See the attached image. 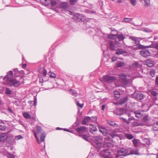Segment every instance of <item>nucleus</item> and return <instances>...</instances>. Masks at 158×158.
Returning <instances> with one entry per match:
<instances>
[{
    "label": "nucleus",
    "mask_w": 158,
    "mask_h": 158,
    "mask_svg": "<svg viewBox=\"0 0 158 158\" xmlns=\"http://www.w3.org/2000/svg\"><path fill=\"white\" fill-rule=\"evenodd\" d=\"M143 31L144 32H152V31L151 30H150L148 28H144L143 30Z\"/></svg>",
    "instance_id": "nucleus-55"
},
{
    "label": "nucleus",
    "mask_w": 158,
    "mask_h": 158,
    "mask_svg": "<svg viewBox=\"0 0 158 158\" xmlns=\"http://www.w3.org/2000/svg\"><path fill=\"white\" fill-rule=\"evenodd\" d=\"M42 130V129L39 126H36V131L38 134L40 133Z\"/></svg>",
    "instance_id": "nucleus-45"
},
{
    "label": "nucleus",
    "mask_w": 158,
    "mask_h": 158,
    "mask_svg": "<svg viewBox=\"0 0 158 158\" xmlns=\"http://www.w3.org/2000/svg\"><path fill=\"white\" fill-rule=\"evenodd\" d=\"M113 130L114 131H115V132H116L117 133L118 132H121V129L119 128H116L114 129Z\"/></svg>",
    "instance_id": "nucleus-54"
},
{
    "label": "nucleus",
    "mask_w": 158,
    "mask_h": 158,
    "mask_svg": "<svg viewBox=\"0 0 158 158\" xmlns=\"http://www.w3.org/2000/svg\"><path fill=\"white\" fill-rule=\"evenodd\" d=\"M136 45L138 47V49H145L144 48H145V46L140 44L139 42Z\"/></svg>",
    "instance_id": "nucleus-37"
},
{
    "label": "nucleus",
    "mask_w": 158,
    "mask_h": 158,
    "mask_svg": "<svg viewBox=\"0 0 158 158\" xmlns=\"http://www.w3.org/2000/svg\"><path fill=\"white\" fill-rule=\"evenodd\" d=\"M105 158H117L116 156L113 153H111L107 150H106L103 154Z\"/></svg>",
    "instance_id": "nucleus-6"
},
{
    "label": "nucleus",
    "mask_w": 158,
    "mask_h": 158,
    "mask_svg": "<svg viewBox=\"0 0 158 158\" xmlns=\"http://www.w3.org/2000/svg\"><path fill=\"white\" fill-rule=\"evenodd\" d=\"M7 138V136L6 133L0 134V142L4 143Z\"/></svg>",
    "instance_id": "nucleus-10"
},
{
    "label": "nucleus",
    "mask_w": 158,
    "mask_h": 158,
    "mask_svg": "<svg viewBox=\"0 0 158 158\" xmlns=\"http://www.w3.org/2000/svg\"><path fill=\"white\" fill-rule=\"evenodd\" d=\"M95 147L98 149H100L103 146V142L95 143Z\"/></svg>",
    "instance_id": "nucleus-26"
},
{
    "label": "nucleus",
    "mask_w": 158,
    "mask_h": 158,
    "mask_svg": "<svg viewBox=\"0 0 158 158\" xmlns=\"http://www.w3.org/2000/svg\"><path fill=\"white\" fill-rule=\"evenodd\" d=\"M93 138L94 139L95 143L103 142L102 137L101 136H94Z\"/></svg>",
    "instance_id": "nucleus-12"
},
{
    "label": "nucleus",
    "mask_w": 158,
    "mask_h": 158,
    "mask_svg": "<svg viewBox=\"0 0 158 158\" xmlns=\"http://www.w3.org/2000/svg\"><path fill=\"white\" fill-rule=\"evenodd\" d=\"M155 84L157 85H158V77L157 76L156 78Z\"/></svg>",
    "instance_id": "nucleus-59"
},
{
    "label": "nucleus",
    "mask_w": 158,
    "mask_h": 158,
    "mask_svg": "<svg viewBox=\"0 0 158 158\" xmlns=\"http://www.w3.org/2000/svg\"><path fill=\"white\" fill-rule=\"evenodd\" d=\"M127 52L121 49H118L116 50V54L117 55L121 54L126 53Z\"/></svg>",
    "instance_id": "nucleus-28"
},
{
    "label": "nucleus",
    "mask_w": 158,
    "mask_h": 158,
    "mask_svg": "<svg viewBox=\"0 0 158 158\" xmlns=\"http://www.w3.org/2000/svg\"><path fill=\"white\" fill-rule=\"evenodd\" d=\"M6 129L5 123L2 122H0V130L5 131Z\"/></svg>",
    "instance_id": "nucleus-27"
},
{
    "label": "nucleus",
    "mask_w": 158,
    "mask_h": 158,
    "mask_svg": "<svg viewBox=\"0 0 158 158\" xmlns=\"http://www.w3.org/2000/svg\"><path fill=\"white\" fill-rule=\"evenodd\" d=\"M145 2V6L148 7L150 6V0H143Z\"/></svg>",
    "instance_id": "nucleus-40"
},
{
    "label": "nucleus",
    "mask_w": 158,
    "mask_h": 158,
    "mask_svg": "<svg viewBox=\"0 0 158 158\" xmlns=\"http://www.w3.org/2000/svg\"><path fill=\"white\" fill-rule=\"evenodd\" d=\"M130 1L131 3L133 6L136 5V0H130Z\"/></svg>",
    "instance_id": "nucleus-52"
},
{
    "label": "nucleus",
    "mask_w": 158,
    "mask_h": 158,
    "mask_svg": "<svg viewBox=\"0 0 158 158\" xmlns=\"http://www.w3.org/2000/svg\"><path fill=\"white\" fill-rule=\"evenodd\" d=\"M131 68H141L142 67V65L139 63V62L138 61H135L131 64Z\"/></svg>",
    "instance_id": "nucleus-9"
},
{
    "label": "nucleus",
    "mask_w": 158,
    "mask_h": 158,
    "mask_svg": "<svg viewBox=\"0 0 158 158\" xmlns=\"http://www.w3.org/2000/svg\"><path fill=\"white\" fill-rule=\"evenodd\" d=\"M13 77V72L10 71L4 77L3 80L6 82V84L10 86H14L15 87H17L21 83L16 79H12Z\"/></svg>",
    "instance_id": "nucleus-1"
},
{
    "label": "nucleus",
    "mask_w": 158,
    "mask_h": 158,
    "mask_svg": "<svg viewBox=\"0 0 158 158\" xmlns=\"http://www.w3.org/2000/svg\"><path fill=\"white\" fill-rule=\"evenodd\" d=\"M107 122L108 124L113 127H118V125L114 122L110 120H108L107 121Z\"/></svg>",
    "instance_id": "nucleus-21"
},
{
    "label": "nucleus",
    "mask_w": 158,
    "mask_h": 158,
    "mask_svg": "<svg viewBox=\"0 0 158 158\" xmlns=\"http://www.w3.org/2000/svg\"><path fill=\"white\" fill-rule=\"evenodd\" d=\"M98 129L99 131L104 135H106L108 134L107 131L105 127H101L99 126L98 127Z\"/></svg>",
    "instance_id": "nucleus-14"
},
{
    "label": "nucleus",
    "mask_w": 158,
    "mask_h": 158,
    "mask_svg": "<svg viewBox=\"0 0 158 158\" xmlns=\"http://www.w3.org/2000/svg\"><path fill=\"white\" fill-rule=\"evenodd\" d=\"M114 113L117 115H122L125 114L126 113L125 110L122 108H120L114 112Z\"/></svg>",
    "instance_id": "nucleus-7"
},
{
    "label": "nucleus",
    "mask_w": 158,
    "mask_h": 158,
    "mask_svg": "<svg viewBox=\"0 0 158 158\" xmlns=\"http://www.w3.org/2000/svg\"><path fill=\"white\" fill-rule=\"evenodd\" d=\"M23 138V137L21 135H19L15 137V139L16 140H19Z\"/></svg>",
    "instance_id": "nucleus-50"
},
{
    "label": "nucleus",
    "mask_w": 158,
    "mask_h": 158,
    "mask_svg": "<svg viewBox=\"0 0 158 158\" xmlns=\"http://www.w3.org/2000/svg\"><path fill=\"white\" fill-rule=\"evenodd\" d=\"M86 127L84 126L81 127H80L77 128L76 129V131L79 133H84L86 132Z\"/></svg>",
    "instance_id": "nucleus-13"
},
{
    "label": "nucleus",
    "mask_w": 158,
    "mask_h": 158,
    "mask_svg": "<svg viewBox=\"0 0 158 158\" xmlns=\"http://www.w3.org/2000/svg\"><path fill=\"white\" fill-rule=\"evenodd\" d=\"M126 65V64L122 61H118L117 64V67L118 68L121 67Z\"/></svg>",
    "instance_id": "nucleus-32"
},
{
    "label": "nucleus",
    "mask_w": 158,
    "mask_h": 158,
    "mask_svg": "<svg viewBox=\"0 0 158 158\" xmlns=\"http://www.w3.org/2000/svg\"><path fill=\"white\" fill-rule=\"evenodd\" d=\"M117 58L116 57H115V56L111 58L112 62H114L115 61H116L117 59Z\"/></svg>",
    "instance_id": "nucleus-58"
},
{
    "label": "nucleus",
    "mask_w": 158,
    "mask_h": 158,
    "mask_svg": "<svg viewBox=\"0 0 158 158\" xmlns=\"http://www.w3.org/2000/svg\"><path fill=\"white\" fill-rule=\"evenodd\" d=\"M146 65L149 67H152L154 65L153 61L150 60H148L146 61Z\"/></svg>",
    "instance_id": "nucleus-23"
},
{
    "label": "nucleus",
    "mask_w": 158,
    "mask_h": 158,
    "mask_svg": "<svg viewBox=\"0 0 158 158\" xmlns=\"http://www.w3.org/2000/svg\"><path fill=\"white\" fill-rule=\"evenodd\" d=\"M77 0H69V2L71 5L73 6L77 3Z\"/></svg>",
    "instance_id": "nucleus-38"
},
{
    "label": "nucleus",
    "mask_w": 158,
    "mask_h": 158,
    "mask_svg": "<svg viewBox=\"0 0 158 158\" xmlns=\"http://www.w3.org/2000/svg\"><path fill=\"white\" fill-rule=\"evenodd\" d=\"M91 127L90 128V132L92 134H94L95 132L97 131L98 130L97 128L94 126V125L92 124L90 125Z\"/></svg>",
    "instance_id": "nucleus-22"
},
{
    "label": "nucleus",
    "mask_w": 158,
    "mask_h": 158,
    "mask_svg": "<svg viewBox=\"0 0 158 158\" xmlns=\"http://www.w3.org/2000/svg\"><path fill=\"white\" fill-rule=\"evenodd\" d=\"M109 135L112 138H114L115 137H120L119 135L115 132L114 130H112L110 132Z\"/></svg>",
    "instance_id": "nucleus-18"
},
{
    "label": "nucleus",
    "mask_w": 158,
    "mask_h": 158,
    "mask_svg": "<svg viewBox=\"0 0 158 158\" xmlns=\"http://www.w3.org/2000/svg\"><path fill=\"white\" fill-rule=\"evenodd\" d=\"M8 157L9 158H15V156L12 154H9Z\"/></svg>",
    "instance_id": "nucleus-60"
},
{
    "label": "nucleus",
    "mask_w": 158,
    "mask_h": 158,
    "mask_svg": "<svg viewBox=\"0 0 158 158\" xmlns=\"http://www.w3.org/2000/svg\"><path fill=\"white\" fill-rule=\"evenodd\" d=\"M155 72L154 70H150V75L152 77H153L155 76Z\"/></svg>",
    "instance_id": "nucleus-47"
},
{
    "label": "nucleus",
    "mask_w": 158,
    "mask_h": 158,
    "mask_svg": "<svg viewBox=\"0 0 158 158\" xmlns=\"http://www.w3.org/2000/svg\"><path fill=\"white\" fill-rule=\"evenodd\" d=\"M77 106L81 108H82L83 107L84 103L80 104L78 101H77L76 103Z\"/></svg>",
    "instance_id": "nucleus-46"
},
{
    "label": "nucleus",
    "mask_w": 158,
    "mask_h": 158,
    "mask_svg": "<svg viewBox=\"0 0 158 158\" xmlns=\"http://www.w3.org/2000/svg\"><path fill=\"white\" fill-rule=\"evenodd\" d=\"M73 18L75 21L77 22H83L85 19V18L84 16L79 13H77L73 15Z\"/></svg>",
    "instance_id": "nucleus-3"
},
{
    "label": "nucleus",
    "mask_w": 158,
    "mask_h": 158,
    "mask_svg": "<svg viewBox=\"0 0 158 158\" xmlns=\"http://www.w3.org/2000/svg\"><path fill=\"white\" fill-rule=\"evenodd\" d=\"M92 118V120L91 121V122H95L97 120V117L96 116L92 117H91Z\"/></svg>",
    "instance_id": "nucleus-56"
},
{
    "label": "nucleus",
    "mask_w": 158,
    "mask_h": 158,
    "mask_svg": "<svg viewBox=\"0 0 158 158\" xmlns=\"http://www.w3.org/2000/svg\"><path fill=\"white\" fill-rule=\"evenodd\" d=\"M131 19L129 18H125L123 19V22H128L131 21Z\"/></svg>",
    "instance_id": "nucleus-48"
},
{
    "label": "nucleus",
    "mask_w": 158,
    "mask_h": 158,
    "mask_svg": "<svg viewBox=\"0 0 158 158\" xmlns=\"http://www.w3.org/2000/svg\"><path fill=\"white\" fill-rule=\"evenodd\" d=\"M8 111L9 112H10V113H13V110H12L10 108H8Z\"/></svg>",
    "instance_id": "nucleus-64"
},
{
    "label": "nucleus",
    "mask_w": 158,
    "mask_h": 158,
    "mask_svg": "<svg viewBox=\"0 0 158 158\" xmlns=\"http://www.w3.org/2000/svg\"><path fill=\"white\" fill-rule=\"evenodd\" d=\"M92 118L89 117H86L82 121V124L86 125L87 122H91Z\"/></svg>",
    "instance_id": "nucleus-15"
},
{
    "label": "nucleus",
    "mask_w": 158,
    "mask_h": 158,
    "mask_svg": "<svg viewBox=\"0 0 158 158\" xmlns=\"http://www.w3.org/2000/svg\"><path fill=\"white\" fill-rule=\"evenodd\" d=\"M27 67V64H24L22 65V68L23 69H25Z\"/></svg>",
    "instance_id": "nucleus-61"
},
{
    "label": "nucleus",
    "mask_w": 158,
    "mask_h": 158,
    "mask_svg": "<svg viewBox=\"0 0 158 158\" xmlns=\"http://www.w3.org/2000/svg\"><path fill=\"white\" fill-rule=\"evenodd\" d=\"M119 78L121 79L124 80L125 82V84L127 83V81L126 80L127 76L126 74L122 73L119 75Z\"/></svg>",
    "instance_id": "nucleus-25"
},
{
    "label": "nucleus",
    "mask_w": 158,
    "mask_h": 158,
    "mask_svg": "<svg viewBox=\"0 0 158 158\" xmlns=\"http://www.w3.org/2000/svg\"><path fill=\"white\" fill-rule=\"evenodd\" d=\"M109 45L110 50L113 51L115 50V46L114 45L112 42H110Z\"/></svg>",
    "instance_id": "nucleus-35"
},
{
    "label": "nucleus",
    "mask_w": 158,
    "mask_h": 158,
    "mask_svg": "<svg viewBox=\"0 0 158 158\" xmlns=\"http://www.w3.org/2000/svg\"><path fill=\"white\" fill-rule=\"evenodd\" d=\"M114 35L116 36L118 39V40L119 41L122 40L123 41V40L125 39V36L123 35L121 32H119V33H117L116 34Z\"/></svg>",
    "instance_id": "nucleus-11"
},
{
    "label": "nucleus",
    "mask_w": 158,
    "mask_h": 158,
    "mask_svg": "<svg viewBox=\"0 0 158 158\" xmlns=\"http://www.w3.org/2000/svg\"><path fill=\"white\" fill-rule=\"evenodd\" d=\"M124 135L125 137H126L127 139L129 140L133 139L134 137V136L131 134L124 133Z\"/></svg>",
    "instance_id": "nucleus-24"
},
{
    "label": "nucleus",
    "mask_w": 158,
    "mask_h": 158,
    "mask_svg": "<svg viewBox=\"0 0 158 158\" xmlns=\"http://www.w3.org/2000/svg\"><path fill=\"white\" fill-rule=\"evenodd\" d=\"M152 128L154 131H158V121L153 124Z\"/></svg>",
    "instance_id": "nucleus-31"
},
{
    "label": "nucleus",
    "mask_w": 158,
    "mask_h": 158,
    "mask_svg": "<svg viewBox=\"0 0 158 158\" xmlns=\"http://www.w3.org/2000/svg\"><path fill=\"white\" fill-rule=\"evenodd\" d=\"M50 0H40V2L42 3H44L48 5L47 2H49Z\"/></svg>",
    "instance_id": "nucleus-51"
},
{
    "label": "nucleus",
    "mask_w": 158,
    "mask_h": 158,
    "mask_svg": "<svg viewBox=\"0 0 158 158\" xmlns=\"http://www.w3.org/2000/svg\"><path fill=\"white\" fill-rule=\"evenodd\" d=\"M59 7L60 8L66 10L68 8V4L67 2H63L60 4Z\"/></svg>",
    "instance_id": "nucleus-16"
},
{
    "label": "nucleus",
    "mask_w": 158,
    "mask_h": 158,
    "mask_svg": "<svg viewBox=\"0 0 158 158\" xmlns=\"http://www.w3.org/2000/svg\"><path fill=\"white\" fill-rule=\"evenodd\" d=\"M49 2H47L48 5L51 4V6H55L57 4V2L55 0H50Z\"/></svg>",
    "instance_id": "nucleus-29"
},
{
    "label": "nucleus",
    "mask_w": 158,
    "mask_h": 158,
    "mask_svg": "<svg viewBox=\"0 0 158 158\" xmlns=\"http://www.w3.org/2000/svg\"><path fill=\"white\" fill-rule=\"evenodd\" d=\"M115 99L116 100L118 99L120 96V93L118 91H114V92Z\"/></svg>",
    "instance_id": "nucleus-30"
},
{
    "label": "nucleus",
    "mask_w": 158,
    "mask_h": 158,
    "mask_svg": "<svg viewBox=\"0 0 158 158\" xmlns=\"http://www.w3.org/2000/svg\"><path fill=\"white\" fill-rule=\"evenodd\" d=\"M138 140L137 139H133L132 141V142L135 147H136L138 146Z\"/></svg>",
    "instance_id": "nucleus-43"
},
{
    "label": "nucleus",
    "mask_w": 158,
    "mask_h": 158,
    "mask_svg": "<svg viewBox=\"0 0 158 158\" xmlns=\"http://www.w3.org/2000/svg\"><path fill=\"white\" fill-rule=\"evenodd\" d=\"M82 138L86 141H88L89 137L85 135H83L82 136Z\"/></svg>",
    "instance_id": "nucleus-49"
},
{
    "label": "nucleus",
    "mask_w": 158,
    "mask_h": 158,
    "mask_svg": "<svg viewBox=\"0 0 158 158\" xmlns=\"http://www.w3.org/2000/svg\"><path fill=\"white\" fill-rule=\"evenodd\" d=\"M34 135L35 136V138L36 139V141L38 143H40V140L39 138L37 137L36 133L34 134Z\"/></svg>",
    "instance_id": "nucleus-53"
},
{
    "label": "nucleus",
    "mask_w": 158,
    "mask_h": 158,
    "mask_svg": "<svg viewBox=\"0 0 158 158\" xmlns=\"http://www.w3.org/2000/svg\"><path fill=\"white\" fill-rule=\"evenodd\" d=\"M133 49L135 50H137L138 49V47L137 46V45H134L133 46Z\"/></svg>",
    "instance_id": "nucleus-62"
},
{
    "label": "nucleus",
    "mask_w": 158,
    "mask_h": 158,
    "mask_svg": "<svg viewBox=\"0 0 158 158\" xmlns=\"http://www.w3.org/2000/svg\"><path fill=\"white\" fill-rule=\"evenodd\" d=\"M116 77L114 76H110L108 75L104 76L103 77V80L105 82L110 83L113 81L116 80Z\"/></svg>",
    "instance_id": "nucleus-5"
},
{
    "label": "nucleus",
    "mask_w": 158,
    "mask_h": 158,
    "mask_svg": "<svg viewBox=\"0 0 158 158\" xmlns=\"http://www.w3.org/2000/svg\"><path fill=\"white\" fill-rule=\"evenodd\" d=\"M70 91L71 92V94L72 95L75 97L77 96V94L76 91L72 89H70Z\"/></svg>",
    "instance_id": "nucleus-42"
},
{
    "label": "nucleus",
    "mask_w": 158,
    "mask_h": 158,
    "mask_svg": "<svg viewBox=\"0 0 158 158\" xmlns=\"http://www.w3.org/2000/svg\"><path fill=\"white\" fill-rule=\"evenodd\" d=\"M5 93L6 94H11V91L8 88H6L5 90Z\"/></svg>",
    "instance_id": "nucleus-44"
},
{
    "label": "nucleus",
    "mask_w": 158,
    "mask_h": 158,
    "mask_svg": "<svg viewBox=\"0 0 158 158\" xmlns=\"http://www.w3.org/2000/svg\"><path fill=\"white\" fill-rule=\"evenodd\" d=\"M40 81V82H43L44 81L42 77H40L39 78Z\"/></svg>",
    "instance_id": "nucleus-63"
},
{
    "label": "nucleus",
    "mask_w": 158,
    "mask_h": 158,
    "mask_svg": "<svg viewBox=\"0 0 158 158\" xmlns=\"http://www.w3.org/2000/svg\"><path fill=\"white\" fill-rule=\"evenodd\" d=\"M133 97L138 101H140L144 98V95L141 92H138L134 93L132 95Z\"/></svg>",
    "instance_id": "nucleus-4"
},
{
    "label": "nucleus",
    "mask_w": 158,
    "mask_h": 158,
    "mask_svg": "<svg viewBox=\"0 0 158 158\" xmlns=\"http://www.w3.org/2000/svg\"><path fill=\"white\" fill-rule=\"evenodd\" d=\"M129 155L127 151L124 148H122L118 151L116 155L117 158H122V156H125Z\"/></svg>",
    "instance_id": "nucleus-2"
},
{
    "label": "nucleus",
    "mask_w": 158,
    "mask_h": 158,
    "mask_svg": "<svg viewBox=\"0 0 158 158\" xmlns=\"http://www.w3.org/2000/svg\"><path fill=\"white\" fill-rule=\"evenodd\" d=\"M129 38L131 40L134 41L135 42V44H137L139 42V38L135 36H130L129 37Z\"/></svg>",
    "instance_id": "nucleus-20"
},
{
    "label": "nucleus",
    "mask_w": 158,
    "mask_h": 158,
    "mask_svg": "<svg viewBox=\"0 0 158 158\" xmlns=\"http://www.w3.org/2000/svg\"><path fill=\"white\" fill-rule=\"evenodd\" d=\"M128 100V97L126 96L123 98H121L118 102L119 104H123L126 101Z\"/></svg>",
    "instance_id": "nucleus-19"
},
{
    "label": "nucleus",
    "mask_w": 158,
    "mask_h": 158,
    "mask_svg": "<svg viewBox=\"0 0 158 158\" xmlns=\"http://www.w3.org/2000/svg\"><path fill=\"white\" fill-rule=\"evenodd\" d=\"M47 74V72L46 70H44L43 73L42 75L43 76V77H44L46 76V75Z\"/></svg>",
    "instance_id": "nucleus-57"
},
{
    "label": "nucleus",
    "mask_w": 158,
    "mask_h": 158,
    "mask_svg": "<svg viewBox=\"0 0 158 158\" xmlns=\"http://www.w3.org/2000/svg\"><path fill=\"white\" fill-rule=\"evenodd\" d=\"M46 137V135L44 133H43L41 135L40 137V139L41 142H44L45 140V138Z\"/></svg>",
    "instance_id": "nucleus-39"
},
{
    "label": "nucleus",
    "mask_w": 158,
    "mask_h": 158,
    "mask_svg": "<svg viewBox=\"0 0 158 158\" xmlns=\"http://www.w3.org/2000/svg\"><path fill=\"white\" fill-rule=\"evenodd\" d=\"M48 75L49 77L53 78H55L56 76V74L50 71L48 73Z\"/></svg>",
    "instance_id": "nucleus-34"
},
{
    "label": "nucleus",
    "mask_w": 158,
    "mask_h": 158,
    "mask_svg": "<svg viewBox=\"0 0 158 158\" xmlns=\"http://www.w3.org/2000/svg\"><path fill=\"white\" fill-rule=\"evenodd\" d=\"M140 54L146 58L150 55V52L146 49H143L140 51Z\"/></svg>",
    "instance_id": "nucleus-8"
},
{
    "label": "nucleus",
    "mask_w": 158,
    "mask_h": 158,
    "mask_svg": "<svg viewBox=\"0 0 158 158\" xmlns=\"http://www.w3.org/2000/svg\"><path fill=\"white\" fill-rule=\"evenodd\" d=\"M143 111H137L134 112L135 116L136 117L140 118L143 116Z\"/></svg>",
    "instance_id": "nucleus-17"
},
{
    "label": "nucleus",
    "mask_w": 158,
    "mask_h": 158,
    "mask_svg": "<svg viewBox=\"0 0 158 158\" xmlns=\"http://www.w3.org/2000/svg\"><path fill=\"white\" fill-rule=\"evenodd\" d=\"M129 154H135L138 155L139 154L138 150L137 149H133L130 151V153H129Z\"/></svg>",
    "instance_id": "nucleus-33"
},
{
    "label": "nucleus",
    "mask_w": 158,
    "mask_h": 158,
    "mask_svg": "<svg viewBox=\"0 0 158 158\" xmlns=\"http://www.w3.org/2000/svg\"><path fill=\"white\" fill-rule=\"evenodd\" d=\"M23 117L29 119L31 118L30 115L27 112H25L23 113Z\"/></svg>",
    "instance_id": "nucleus-36"
},
{
    "label": "nucleus",
    "mask_w": 158,
    "mask_h": 158,
    "mask_svg": "<svg viewBox=\"0 0 158 158\" xmlns=\"http://www.w3.org/2000/svg\"><path fill=\"white\" fill-rule=\"evenodd\" d=\"M149 93L152 95L153 96H155L157 94V93L156 92V91L154 90H150Z\"/></svg>",
    "instance_id": "nucleus-41"
}]
</instances>
